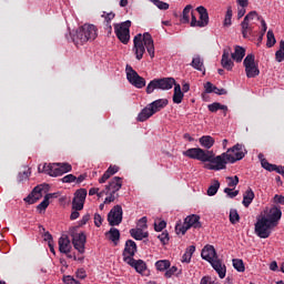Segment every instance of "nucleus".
<instances>
[{
  "label": "nucleus",
  "mask_w": 284,
  "mask_h": 284,
  "mask_svg": "<svg viewBox=\"0 0 284 284\" xmlns=\"http://www.w3.org/2000/svg\"><path fill=\"white\" fill-rule=\"evenodd\" d=\"M196 12L200 14V20H196V14L192 11V4L186 6L183 9L182 18L180 19L181 23H190L191 14V28H205L210 23V14L207 9L201 6L196 8Z\"/></svg>",
  "instance_id": "20e7f679"
},
{
  "label": "nucleus",
  "mask_w": 284,
  "mask_h": 284,
  "mask_svg": "<svg viewBox=\"0 0 284 284\" xmlns=\"http://www.w3.org/2000/svg\"><path fill=\"white\" fill-rule=\"evenodd\" d=\"M255 194L254 191L252 190V187H248L244 194H243V205L244 207H250V205H252V201H254Z\"/></svg>",
  "instance_id": "7c9ffc66"
},
{
  "label": "nucleus",
  "mask_w": 284,
  "mask_h": 284,
  "mask_svg": "<svg viewBox=\"0 0 284 284\" xmlns=\"http://www.w3.org/2000/svg\"><path fill=\"white\" fill-rule=\"evenodd\" d=\"M130 235L135 241H143V239H148L149 233L148 232H143V229H131L130 230Z\"/></svg>",
  "instance_id": "2f4dec72"
},
{
  "label": "nucleus",
  "mask_w": 284,
  "mask_h": 284,
  "mask_svg": "<svg viewBox=\"0 0 284 284\" xmlns=\"http://www.w3.org/2000/svg\"><path fill=\"white\" fill-rule=\"evenodd\" d=\"M191 65L192 68H194V70H199V72H203V74H205V65L203 64L201 55H196L195 58H193Z\"/></svg>",
  "instance_id": "473e14b6"
},
{
  "label": "nucleus",
  "mask_w": 284,
  "mask_h": 284,
  "mask_svg": "<svg viewBox=\"0 0 284 284\" xmlns=\"http://www.w3.org/2000/svg\"><path fill=\"white\" fill-rule=\"evenodd\" d=\"M261 165L267 172H274L276 170V164L268 163L266 159L261 160Z\"/></svg>",
  "instance_id": "79ce46f5"
},
{
  "label": "nucleus",
  "mask_w": 284,
  "mask_h": 284,
  "mask_svg": "<svg viewBox=\"0 0 284 284\" xmlns=\"http://www.w3.org/2000/svg\"><path fill=\"white\" fill-rule=\"evenodd\" d=\"M59 252H61V254H70L71 250H72V245L70 244V239L68 236H61L59 239Z\"/></svg>",
  "instance_id": "5701e85b"
},
{
  "label": "nucleus",
  "mask_w": 284,
  "mask_h": 284,
  "mask_svg": "<svg viewBox=\"0 0 284 284\" xmlns=\"http://www.w3.org/2000/svg\"><path fill=\"white\" fill-rule=\"evenodd\" d=\"M212 265L213 270L217 272L220 278H225V274L227 273V267L223 264V261L219 257L210 262Z\"/></svg>",
  "instance_id": "6ab92c4d"
},
{
  "label": "nucleus",
  "mask_w": 284,
  "mask_h": 284,
  "mask_svg": "<svg viewBox=\"0 0 284 284\" xmlns=\"http://www.w3.org/2000/svg\"><path fill=\"white\" fill-rule=\"evenodd\" d=\"M201 256L202 258H204V261H207L209 263H212L213 261L219 258V255H216V250L212 245L204 246Z\"/></svg>",
  "instance_id": "a211bd4d"
},
{
  "label": "nucleus",
  "mask_w": 284,
  "mask_h": 284,
  "mask_svg": "<svg viewBox=\"0 0 284 284\" xmlns=\"http://www.w3.org/2000/svg\"><path fill=\"white\" fill-rule=\"evenodd\" d=\"M105 236H108L109 241H112L114 245H119V241H121V232L119 229L111 227L110 231L105 233Z\"/></svg>",
  "instance_id": "c85d7f7f"
},
{
  "label": "nucleus",
  "mask_w": 284,
  "mask_h": 284,
  "mask_svg": "<svg viewBox=\"0 0 284 284\" xmlns=\"http://www.w3.org/2000/svg\"><path fill=\"white\" fill-rule=\"evenodd\" d=\"M168 226V223L165 221H160L159 223H154V230L155 232H163L165 227Z\"/></svg>",
  "instance_id": "864d4df0"
},
{
  "label": "nucleus",
  "mask_w": 284,
  "mask_h": 284,
  "mask_svg": "<svg viewBox=\"0 0 284 284\" xmlns=\"http://www.w3.org/2000/svg\"><path fill=\"white\" fill-rule=\"evenodd\" d=\"M50 199H52V195H45L44 200L37 206L40 212H43L48 210V205H50Z\"/></svg>",
  "instance_id": "a19ab883"
},
{
  "label": "nucleus",
  "mask_w": 284,
  "mask_h": 284,
  "mask_svg": "<svg viewBox=\"0 0 284 284\" xmlns=\"http://www.w3.org/2000/svg\"><path fill=\"white\" fill-rule=\"evenodd\" d=\"M254 19H257V21H261V16H258L256 11H251L244 17V20L241 23L242 34L244 39H248V37L252 36L254 28L252 27L251 21H253Z\"/></svg>",
  "instance_id": "9b49d317"
},
{
  "label": "nucleus",
  "mask_w": 284,
  "mask_h": 284,
  "mask_svg": "<svg viewBox=\"0 0 284 284\" xmlns=\"http://www.w3.org/2000/svg\"><path fill=\"white\" fill-rule=\"evenodd\" d=\"M152 3H154V6H156V8H159V10H169L170 9V4L166 2H163L161 0H151Z\"/></svg>",
  "instance_id": "49530a36"
},
{
  "label": "nucleus",
  "mask_w": 284,
  "mask_h": 284,
  "mask_svg": "<svg viewBox=\"0 0 284 284\" xmlns=\"http://www.w3.org/2000/svg\"><path fill=\"white\" fill-rule=\"evenodd\" d=\"M74 250H78L80 254L85 253L87 237L85 233H75L72 239Z\"/></svg>",
  "instance_id": "2eb2a0df"
},
{
  "label": "nucleus",
  "mask_w": 284,
  "mask_h": 284,
  "mask_svg": "<svg viewBox=\"0 0 284 284\" xmlns=\"http://www.w3.org/2000/svg\"><path fill=\"white\" fill-rule=\"evenodd\" d=\"M231 57L233 61H236V63H241L243 59L245 58V48L241 45H235L234 52L231 53Z\"/></svg>",
  "instance_id": "cd10ccee"
},
{
  "label": "nucleus",
  "mask_w": 284,
  "mask_h": 284,
  "mask_svg": "<svg viewBox=\"0 0 284 284\" xmlns=\"http://www.w3.org/2000/svg\"><path fill=\"white\" fill-rule=\"evenodd\" d=\"M123 187V178L115 176L113 178L109 184L105 186V194H110V192H113V194H116L119 190Z\"/></svg>",
  "instance_id": "f3484780"
},
{
  "label": "nucleus",
  "mask_w": 284,
  "mask_h": 284,
  "mask_svg": "<svg viewBox=\"0 0 284 284\" xmlns=\"http://www.w3.org/2000/svg\"><path fill=\"white\" fill-rule=\"evenodd\" d=\"M233 267L236 272H245V263L241 258H233Z\"/></svg>",
  "instance_id": "58836bf2"
},
{
  "label": "nucleus",
  "mask_w": 284,
  "mask_h": 284,
  "mask_svg": "<svg viewBox=\"0 0 284 284\" xmlns=\"http://www.w3.org/2000/svg\"><path fill=\"white\" fill-rule=\"evenodd\" d=\"M176 85L174 78H161L152 80L146 87V94H152L155 90H172Z\"/></svg>",
  "instance_id": "0eeeda50"
},
{
  "label": "nucleus",
  "mask_w": 284,
  "mask_h": 284,
  "mask_svg": "<svg viewBox=\"0 0 284 284\" xmlns=\"http://www.w3.org/2000/svg\"><path fill=\"white\" fill-rule=\"evenodd\" d=\"M168 103H169L168 99H159L150 103L149 108H151V110L153 111V114H156V112H161V110H163V108H165Z\"/></svg>",
  "instance_id": "393cba45"
},
{
  "label": "nucleus",
  "mask_w": 284,
  "mask_h": 284,
  "mask_svg": "<svg viewBox=\"0 0 284 284\" xmlns=\"http://www.w3.org/2000/svg\"><path fill=\"white\" fill-rule=\"evenodd\" d=\"M187 230H190V227L185 225V222H184L183 225L182 224H176L175 225L176 234H185V232H187Z\"/></svg>",
  "instance_id": "603ef678"
},
{
  "label": "nucleus",
  "mask_w": 284,
  "mask_h": 284,
  "mask_svg": "<svg viewBox=\"0 0 284 284\" xmlns=\"http://www.w3.org/2000/svg\"><path fill=\"white\" fill-rule=\"evenodd\" d=\"M184 223L189 227V230L191 227H194L195 230H199V229L202 227V225H201V216H199L196 214H192V215L186 216L184 219Z\"/></svg>",
  "instance_id": "412c9836"
},
{
  "label": "nucleus",
  "mask_w": 284,
  "mask_h": 284,
  "mask_svg": "<svg viewBox=\"0 0 284 284\" xmlns=\"http://www.w3.org/2000/svg\"><path fill=\"white\" fill-rule=\"evenodd\" d=\"M94 225L95 227H101V225H103V217H101V214L99 213L94 214Z\"/></svg>",
  "instance_id": "052dcab7"
},
{
  "label": "nucleus",
  "mask_w": 284,
  "mask_h": 284,
  "mask_svg": "<svg viewBox=\"0 0 284 284\" xmlns=\"http://www.w3.org/2000/svg\"><path fill=\"white\" fill-rule=\"evenodd\" d=\"M138 229L139 230H145L148 229V217L146 216H143L139 220L138 222Z\"/></svg>",
  "instance_id": "4d7b16f0"
},
{
  "label": "nucleus",
  "mask_w": 284,
  "mask_h": 284,
  "mask_svg": "<svg viewBox=\"0 0 284 284\" xmlns=\"http://www.w3.org/2000/svg\"><path fill=\"white\" fill-rule=\"evenodd\" d=\"M199 143L202 148H205V150H210L214 148V143H216V141L212 135H203L199 139Z\"/></svg>",
  "instance_id": "a878e982"
},
{
  "label": "nucleus",
  "mask_w": 284,
  "mask_h": 284,
  "mask_svg": "<svg viewBox=\"0 0 284 284\" xmlns=\"http://www.w3.org/2000/svg\"><path fill=\"white\" fill-rule=\"evenodd\" d=\"M136 242L132 240H128L125 242V246L122 253L124 263H128V258H134V254H136Z\"/></svg>",
  "instance_id": "dca6fc26"
},
{
  "label": "nucleus",
  "mask_w": 284,
  "mask_h": 284,
  "mask_svg": "<svg viewBox=\"0 0 284 284\" xmlns=\"http://www.w3.org/2000/svg\"><path fill=\"white\" fill-rule=\"evenodd\" d=\"M219 187H221V182H219V180H212V184L207 189V195L215 196L216 192H219Z\"/></svg>",
  "instance_id": "c9c22d12"
},
{
  "label": "nucleus",
  "mask_w": 284,
  "mask_h": 284,
  "mask_svg": "<svg viewBox=\"0 0 284 284\" xmlns=\"http://www.w3.org/2000/svg\"><path fill=\"white\" fill-rule=\"evenodd\" d=\"M43 239H44V241H48V243H54V241L52 240V234H50V232H45L44 234H43Z\"/></svg>",
  "instance_id": "338daca9"
},
{
  "label": "nucleus",
  "mask_w": 284,
  "mask_h": 284,
  "mask_svg": "<svg viewBox=\"0 0 284 284\" xmlns=\"http://www.w3.org/2000/svg\"><path fill=\"white\" fill-rule=\"evenodd\" d=\"M183 155L187 156V159L207 163L204 165V168L206 170H213L214 172L225 170V168H227V163H230L225 156V153L216 155L213 150H204L201 148L189 149L183 152Z\"/></svg>",
  "instance_id": "f257e3e1"
},
{
  "label": "nucleus",
  "mask_w": 284,
  "mask_h": 284,
  "mask_svg": "<svg viewBox=\"0 0 284 284\" xmlns=\"http://www.w3.org/2000/svg\"><path fill=\"white\" fill-rule=\"evenodd\" d=\"M245 154H247V149H245V145L241 143H236L233 148H230L224 152V155L230 163L243 161V159H245Z\"/></svg>",
  "instance_id": "1a4fd4ad"
},
{
  "label": "nucleus",
  "mask_w": 284,
  "mask_h": 284,
  "mask_svg": "<svg viewBox=\"0 0 284 284\" xmlns=\"http://www.w3.org/2000/svg\"><path fill=\"white\" fill-rule=\"evenodd\" d=\"M151 116H154V111L151 110V108L145 106L136 118V121H139L140 123H143L145 121H148V119H150Z\"/></svg>",
  "instance_id": "bb28decb"
},
{
  "label": "nucleus",
  "mask_w": 284,
  "mask_h": 284,
  "mask_svg": "<svg viewBox=\"0 0 284 284\" xmlns=\"http://www.w3.org/2000/svg\"><path fill=\"white\" fill-rule=\"evenodd\" d=\"M115 36L123 45L130 43V28H132V21L126 20L121 23L113 24Z\"/></svg>",
  "instance_id": "6e6552de"
},
{
  "label": "nucleus",
  "mask_w": 284,
  "mask_h": 284,
  "mask_svg": "<svg viewBox=\"0 0 284 284\" xmlns=\"http://www.w3.org/2000/svg\"><path fill=\"white\" fill-rule=\"evenodd\" d=\"M126 264L130 265L131 267H134L138 274H143V272L148 270V264H145L143 260H134V257L126 258Z\"/></svg>",
  "instance_id": "aec40b11"
},
{
  "label": "nucleus",
  "mask_w": 284,
  "mask_h": 284,
  "mask_svg": "<svg viewBox=\"0 0 284 284\" xmlns=\"http://www.w3.org/2000/svg\"><path fill=\"white\" fill-rule=\"evenodd\" d=\"M221 65L229 72L234 68V62L232 61V58H230V51L226 49L223 51Z\"/></svg>",
  "instance_id": "b1692460"
},
{
  "label": "nucleus",
  "mask_w": 284,
  "mask_h": 284,
  "mask_svg": "<svg viewBox=\"0 0 284 284\" xmlns=\"http://www.w3.org/2000/svg\"><path fill=\"white\" fill-rule=\"evenodd\" d=\"M245 68V74L247 79H256L261 74L258 63H256V57L254 54H247L243 61Z\"/></svg>",
  "instance_id": "9d476101"
},
{
  "label": "nucleus",
  "mask_w": 284,
  "mask_h": 284,
  "mask_svg": "<svg viewBox=\"0 0 284 284\" xmlns=\"http://www.w3.org/2000/svg\"><path fill=\"white\" fill-rule=\"evenodd\" d=\"M109 196L105 197L104 204L108 205L110 203H114L116 199H119V194L114 192H109Z\"/></svg>",
  "instance_id": "de8ad7c7"
},
{
  "label": "nucleus",
  "mask_w": 284,
  "mask_h": 284,
  "mask_svg": "<svg viewBox=\"0 0 284 284\" xmlns=\"http://www.w3.org/2000/svg\"><path fill=\"white\" fill-rule=\"evenodd\" d=\"M62 281L64 284H80L79 281L74 280V277L71 275L63 276Z\"/></svg>",
  "instance_id": "13d9d810"
},
{
  "label": "nucleus",
  "mask_w": 284,
  "mask_h": 284,
  "mask_svg": "<svg viewBox=\"0 0 284 284\" xmlns=\"http://www.w3.org/2000/svg\"><path fill=\"white\" fill-rule=\"evenodd\" d=\"M274 203H278L280 205H284V196L276 194L274 196Z\"/></svg>",
  "instance_id": "0e129e2a"
},
{
  "label": "nucleus",
  "mask_w": 284,
  "mask_h": 284,
  "mask_svg": "<svg viewBox=\"0 0 284 284\" xmlns=\"http://www.w3.org/2000/svg\"><path fill=\"white\" fill-rule=\"evenodd\" d=\"M224 26H232V7H229L224 18Z\"/></svg>",
  "instance_id": "8fccbe9b"
},
{
  "label": "nucleus",
  "mask_w": 284,
  "mask_h": 284,
  "mask_svg": "<svg viewBox=\"0 0 284 284\" xmlns=\"http://www.w3.org/2000/svg\"><path fill=\"white\" fill-rule=\"evenodd\" d=\"M176 272H179V267L176 266H172L171 268H166V272L164 273L165 278H172V276H174V274H176Z\"/></svg>",
  "instance_id": "5fc2aeb1"
},
{
  "label": "nucleus",
  "mask_w": 284,
  "mask_h": 284,
  "mask_svg": "<svg viewBox=\"0 0 284 284\" xmlns=\"http://www.w3.org/2000/svg\"><path fill=\"white\" fill-rule=\"evenodd\" d=\"M226 181H227V185L229 187H236L239 185V178L235 175V176H227L226 178Z\"/></svg>",
  "instance_id": "3c124183"
},
{
  "label": "nucleus",
  "mask_w": 284,
  "mask_h": 284,
  "mask_svg": "<svg viewBox=\"0 0 284 284\" xmlns=\"http://www.w3.org/2000/svg\"><path fill=\"white\" fill-rule=\"evenodd\" d=\"M88 196V190L79 189L74 193V197L72 200V209L77 211L83 210V205H85V197Z\"/></svg>",
  "instance_id": "4468645a"
},
{
  "label": "nucleus",
  "mask_w": 284,
  "mask_h": 284,
  "mask_svg": "<svg viewBox=\"0 0 284 284\" xmlns=\"http://www.w3.org/2000/svg\"><path fill=\"white\" fill-rule=\"evenodd\" d=\"M214 89H216V85L212 84V82H206L204 84V90H205L206 94H212V92L215 91Z\"/></svg>",
  "instance_id": "bf43d9fd"
},
{
  "label": "nucleus",
  "mask_w": 284,
  "mask_h": 284,
  "mask_svg": "<svg viewBox=\"0 0 284 284\" xmlns=\"http://www.w3.org/2000/svg\"><path fill=\"white\" fill-rule=\"evenodd\" d=\"M241 221V216L239 215V212L236 210H231L230 211V222L232 225H236Z\"/></svg>",
  "instance_id": "c03bdc74"
},
{
  "label": "nucleus",
  "mask_w": 284,
  "mask_h": 284,
  "mask_svg": "<svg viewBox=\"0 0 284 284\" xmlns=\"http://www.w3.org/2000/svg\"><path fill=\"white\" fill-rule=\"evenodd\" d=\"M43 192V189L41 186H36L32 192L24 199L26 203H29V205H34L39 199H41Z\"/></svg>",
  "instance_id": "4be33fe9"
},
{
  "label": "nucleus",
  "mask_w": 284,
  "mask_h": 284,
  "mask_svg": "<svg viewBox=\"0 0 284 284\" xmlns=\"http://www.w3.org/2000/svg\"><path fill=\"white\" fill-rule=\"evenodd\" d=\"M266 37H267L266 45L268 48H274V45H276V38L274 37V31L268 30Z\"/></svg>",
  "instance_id": "ea45409f"
},
{
  "label": "nucleus",
  "mask_w": 284,
  "mask_h": 284,
  "mask_svg": "<svg viewBox=\"0 0 284 284\" xmlns=\"http://www.w3.org/2000/svg\"><path fill=\"white\" fill-rule=\"evenodd\" d=\"M108 221L111 227L121 225V223H123V207L119 204L113 206L108 214Z\"/></svg>",
  "instance_id": "ddd939ff"
},
{
  "label": "nucleus",
  "mask_w": 284,
  "mask_h": 284,
  "mask_svg": "<svg viewBox=\"0 0 284 284\" xmlns=\"http://www.w3.org/2000/svg\"><path fill=\"white\" fill-rule=\"evenodd\" d=\"M207 108L211 112H219V110H222L224 116H227V105H225V104L214 102L212 104H209Z\"/></svg>",
  "instance_id": "72a5a7b5"
},
{
  "label": "nucleus",
  "mask_w": 284,
  "mask_h": 284,
  "mask_svg": "<svg viewBox=\"0 0 284 284\" xmlns=\"http://www.w3.org/2000/svg\"><path fill=\"white\" fill-rule=\"evenodd\" d=\"M119 172L118 165H110L104 174L100 178L99 183H105L111 176H114Z\"/></svg>",
  "instance_id": "c756f323"
},
{
  "label": "nucleus",
  "mask_w": 284,
  "mask_h": 284,
  "mask_svg": "<svg viewBox=\"0 0 284 284\" xmlns=\"http://www.w3.org/2000/svg\"><path fill=\"white\" fill-rule=\"evenodd\" d=\"M145 48L151 59H154V39H152V34L150 32H145L144 34L138 33L133 39V52L138 61L143 59Z\"/></svg>",
  "instance_id": "7ed1b4c3"
},
{
  "label": "nucleus",
  "mask_w": 284,
  "mask_h": 284,
  "mask_svg": "<svg viewBox=\"0 0 284 284\" xmlns=\"http://www.w3.org/2000/svg\"><path fill=\"white\" fill-rule=\"evenodd\" d=\"M275 60L277 63H283L284 61V41H280V49L275 52Z\"/></svg>",
  "instance_id": "4c0bfd02"
},
{
  "label": "nucleus",
  "mask_w": 284,
  "mask_h": 284,
  "mask_svg": "<svg viewBox=\"0 0 284 284\" xmlns=\"http://www.w3.org/2000/svg\"><path fill=\"white\" fill-rule=\"evenodd\" d=\"M260 20L262 23V32H261V36L258 37V41H263V37H265V33L267 32V23L262 18H260Z\"/></svg>",
  "instance_id": "6e6d98bb"
},
{
  "label": "nucleus",
  "mask_w": 284,
  "mask_h": 284,
  "mask_svg": "<svg viewBox=\"0 0 284 284\" xmlns=\"http://www.w3.org/2000/svg\"><path fill=\"white\" fill-rule=\"evenodd\" d=\"M74 181H77L74 174H68L62 178V183H74Z\"/></svg>",
  "instance_id": "680f3d73"
},
{
  "label": "nucleus",
  "mask_w": 284,
  "mask_h": 284,
  "mask_svg": "<svg viewBox=\"0 0 284 284\" xmlns=\"http://www.w3.org/2000/svg\"><path fill=\"white\" fill-rule=\"evenodd\" d=\"M126 72V79L131 85H134V88L142 89L145 88V78L139 75V73L133 70V68L130 64H126L125 68Z\"/></svg>",
  "instance_id": "f8f14e48"
},
{
  "label": "nucleus",
  "mask_w": 284,
  "mask_h": 284,
  "mask_svg": "<svg viewBox=\"0 0 284 284\" xmlns=\"http://www.w3.org/2000/svg\"><path fill=\"white\" fill-rule=\"evenodd\" d=\"M190 261H192V255H190V253H185L182 256V263H190Z\"/></svg>",
  "instance_id": "69168bd1"
},
{
  "label": "nucleus",
  "mask_w": 284,
  "mask_h": 284,
  "mask_svg": "<svg viewBox=\"0 0 284 284\" xmlns=\"http://www.w3.org/2000/svg\"><path fill=\"white\" fill-rule=\"evenodd\" d=\"M224 193L227 194V196H230V199H234V197L239 196V191H233L230 187L224 189Z\"/></svg>",
  "instance_id": "e2e57ef3"
},
{
  "label": "nucleus",
  "mask_w": 284,
  "mask_h": 284,
  "mask_svg": "<svg viewBox=\"0 0 284 284\" xmlns=\"http://www.w3.org/2000/svg\"><path fill=\"white\" fill-rule=\"evenodd\" d=\"M261 165L267 172H274L276 170V164L268 163L266 159L261 160Z\"/></svg>",
  "instance_id": "37998d69"
},
{
  "label": "nucleus",
  "mask_w": 284,
  "mask_h": 284,
  "mask_svg": "<svg viewBox=\"0 0 284 284\" xmlns=\"http://www.w3.org/2000/svg\"><path fill=\"white\" fill-rule=\"evenodd\" d=\"M173 103L183 102V91H181V84H174Z\"/></svg>",
  "instance_id": "f704fd0d"
},
{
  "label": "nucleus",
  "mask_w": 284,
  "mask_h": 284,
  "mask_svg": "<svg viewBox=\"0 0 284 284\" xmlns=\"http://www.w3.org/2000/svg\"><path fill=\"white\" fill-rule=\"evenodd\" d=\"M214 90H215V91H213L214 94H219L220 97L223 95V94H227V90H225V89H219V88L215 87Z\"/></svg>",
  "instance_id": "774afa93"
},
{
  "label": "nucleus",
  "mask_w": 284,
  "mask_h": 284,
  "mask_svg": "<svg viewBox=\"0 0 284 284\" xmlns=\"http://www.w3.org/2000/svg\"><path fill=\"white\" fill-rule=\"evenodd\" d=\"M102 17L104 19V26H109L112 24V20L114 17H116V14L114 12H103Z\"/></svg>",
  "instance_id": "a18cd8bd"
},
{
  "label": "nucleus",
  "mask_w": 284,
  "mask_h": 284,
  "mask_svg": "<svg viewBox=\"0 0 284 284\" xmlns=\"http://www.w3.org/2000/svg\"><path fill=\"white\" fill-rule=\"evenodd\" d=\"M170 261L169 260H160L155 263V267L159 272H165V270H170Z\"/></svg>",
  "instance_id": "e433bc0d"
},
{
  "label": "nucleus",
  "mask_w": 284,
  "mask_h": 284,
  "mask_svg": "<svg viewBox=\"0 0 284 284\" xmlns=\"http://www.w3.org/2000/svg\"><path fill=\"white\" fill-rule=\"evenodd\" d=\"M99 37V29L94 24L85 23L78 28L72 34V41L75 45H83L88 41H94Z\"/></svg>",
  "instance_id": "39448f33"
},
{
  "label": "nucleus",
  "mask_w": 284,
  "mask_h": 284,
  "mask_svg": "<svg viewBox=\"0 0 284 284\" xmlns=\"http://www.w3.org/2000/svg\"><path fill=\"white\" fill-rule=\"evenodd\" d=\"M38 172L48 174L49 176H62V174H68V172H72V164L64 163H44L42 169L41 165L38 168Z\"/></svg>",
  "instance_id": "423d86ee"
},
{
  "label": "nucleus",
  "mask_w": 284,
  "mask_h": 284,
  "mask_svg": "<svg viewBox=\"0 0 284 284\" xmlns=\"http://www.w3.org/2000/svg\"><path fill=\"white\" fill-rule=\"evenodd\" d=\"M283 212L278 206H272L268 211H264V214L258 215L255 223V234L260 239H270L272 230L278 226Z\"/></svg>",
  "instance_id": "f03ea898"
},
{
  "label": "nucleus",
  "mask_w": 284,
  "mask_h": 284,
  "mask_svg": "<svg viewBox=\"0 0 284 284\" xmlns=\"http://www.w3.org/2000/svg\"><path fill=\"white\" fill-rule=\"evenodd\" d=\"M158 239L161 241L162 245H168V243H170V233L164 231L158 236Z\"/></svg>",
  "instance_id": "09e8293b"
}]
</instances>
